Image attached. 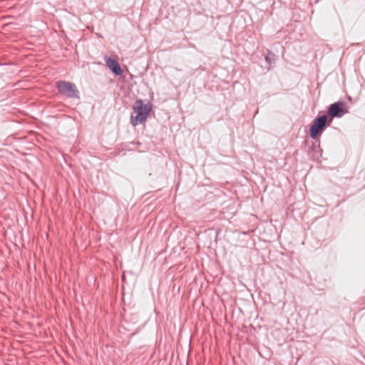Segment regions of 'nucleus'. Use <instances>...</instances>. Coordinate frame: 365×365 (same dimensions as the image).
Segmentation results:
<instances>
[{
	"label": "nucleus",
	"mask_w": 365,
	"mask_h": 365,
	"mask_svg": "<svg viewBox=\"0 0 365 365\" xmlns=\"http://www.w3.org/2000/svg\"><path fill=\"white\" fill-rule=\"evenodd\" d=\"M327 117L322 115L317 118L310 128V137L315 139L318 135H320L326 127Z\"/></svg>",
	"instance_id": "3"
},
{
	"label": "nucleus",
	"mask_w": 365,
	"mask_h": 365,
	"mask_svg": "<svg viewBox=\"0 0 365 365\" xmlns=\"http://www.w3.org/2000/svg\"><path fill=\"white\" fill-rule=\"evenodd\" d=\"M105 61L107 67L115 75L120 76L123 73V71L120 66L119 63L111 58H105Z\"/></svg>",
	"instance_id": "5"
},
{
	"label": "nucleus",
	"mask_w": 365,
	"mask_h": 365,
	"mask_svg": "<svg viewBox=\"0 0 365 365\" xmlns=\"http://www.w3.org/2000/svg\"><path fill=\"white\" fill-rule=\"evenodd\" d=\"M348 113L344 101H337L331 104L327 110V114L332 118H341Z\"/></svg>",
	"instance_id": "4"
},
{
	"label": "nucleus",
	"mask_w": 365,
	"mask_h": 365,
	"mask_svg": "<svg viewBox=\"0 0 365 365\" xmlns=\"http://www.w3.org/2000/svg\"><path fill=\"white\" fill-rule=\"evenodd\" d=\"M265 61L269 66L267 68L269 69L270 66L275 63V55L272 52L268 51L267 54L265 56Z\"/></svg>",
	"instance_id": "6"
},
{
	"label": "nucleus",
	"mask_w": 365,
	"mask_h": 365,
	"mask_svg": "<svg viewBox=\"0 0 365 365\" xmlns=\"http://www.w3.org/2000/svg\"><path fill=\"white\" fill-rule=\"evenodd\" d=\"M133 109L135 115H131L130 123L135 126L146 120L151 110V106L149 103H144L142 100L138 99L135 102Z\"/></svg>",
	"instance_id": "1"
},
{
	"label": "nucleus",
	"mask_w": 365,
	"mask_h": 365,
	"mask_svg": "<svg viewBox=\"0 0 365 365\" xmlns=\"http://www.w3.org/2000/svg\"><path fill=\"white\" fill-rule=\"evenodd\" d=\"M58 92L70 98H79V91L73 83L61 81L56 83Z\"/></svg>",
	"instance_id": "2"
}]
</instances>
